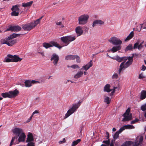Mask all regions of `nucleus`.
I'll use <instances>...</instances> for the list:
<instances>
[{
	"instance_id": "obj_1",
	"label": "nucleus",
	"mask_w": 146,
	"mask_h": 146,
	"mask_svg": "<svg viewBox=\"0 0 146 146\" xmlns=\"http://www.w3.org/2000/svg\"><path fill=\"white\" fill-rule=\"evenodd\" d=\"M12 131L15 135L12 137L9 146L18 144L20 142L25 141L26 136L24 133L23 132L22 129L15 128L12 130Z\"/></svg>"
},
{
	"instance_id": "obj_2",
	"label": "nucleus",
	"mask_w": 146,
	"mask_h": 146,
	"mask_svg": "<svg viewBox=\"0 0 146 146\" xmlns=\"http://www.w3.org/2000/svg\"><path fill=\"white\" fill-rule=\"evenodd\" d=\"M76 38L74 37L67 36L62 37L60 38L61 40L65 44L63 46L59 45V44L56 42L53 41H52L50 42V43L51 44L44 42L43 44V46L46 49L54 46L60 49L63 46H67L71 42L74 40Z\"/></svg>"
},
{
	"instance_id": "obj_3",
	"label": "nucleus",
	"mask_w": 146,
	"mask_h": 146,
	"mask_svg": "<svg viewBox=\"0 0 146 146\" xmlns=\"http://www.w3.org/2000/svg\"><path fill=\"white\" fill-rule=\"evenodd\" d=\"M112 58V59L115 60L118 62H122L119 66V73L120 75L122 70H124L125 68L128 67L125 66V62L127 60V56H123L120 57L119 56L117 55L115 56L114 58Z\"/></svg>"
},
{
	"instance_id": "obj_4",
	"label": "nucleus",
	"mask_w": 146,
	"mask_h": 146,
	"mask_svg": "<svg viewBox=\"0 0 146 146\" xmlns=\"http://www.w3.org/2000/svg\"><path fill=\"white\" fill-rule=\"evenodd\" d=\"M82 102L81 100H79L78 103L73 104L72 107L67 111V113L65 115L64 118L68 117L70 115L76 111L80 105L81 104Z\"/></svg>"
},
{
	"instance_id": "obj_5",
	"label": "nucleus",
	"mask_w": 146,
	"mask_h": 146,
	"mask_svg": "<svg viewBox=\"0 0 146 146\" xmlns=\"http://www.w3.org/2000/svg\"><path fill=\"white\" fill-rule=\"evenodd\" d=\"M7 57L5 58L4 61L5 62H17L21 61L22 59L16 55H12L10 54L7 55Z\"/></svg>"
},
{
	"instance_id": "obj_6",
	"label": "nucleus",
	"mask_w": 146,
	"mask_h": 146,
	"mask_svg": "<svg viewBox=\"0 0 146 146\" xmlns=\"http://www.w3.org/2000/svg\"><path fill=\"white\" fill-rule=\"evenodd\" d=\"M89 16L84 14L80 16L78 18V23L80 25H84L87 23L89 18Z\"/></svg>"
},
{
	"instance_id": "obj_7",
	"label": "nucleus",
	"mask_w": 146,
	"mask_h": 146,
	"mask_svg": "<svg viewBox=\"0 0 146 146\" xmlns=\"http://www.w3.org/2000/svg\"><path fill=\"white\" fill-rule=\"evenodd\" d=\"M109 42L115 45H120L122 42L119 38L115 36L112 37L108 40Z\"/></svg>"
},
{
	"instance_id": "obj_8",
	"label": "nucleus",
	"mask_w": 146,
	"mask_h": 146,
	"mask_svg": "<svg viewBox=\"0 0 146 146\" xmlns=\"http://www.w3.org/2000/svg\"><path fill=\"white\" fill-rule=\"evenodd\" d=\"M34 138L32 133H29L27 138L26 142H28L27 146H35L34 143L33 142Z\"/></svg>"
},
{
	"instance_id": "obj_9",
	"label": "nucleus",
	"mask_w": 146,
	"mask_h": 146,
	"mask_svg": "<svg viewBox=\"0 0 146 146\" xmlns=\"http://www.w3.org/2000/svg\"><path fill=\"white\" fill-rule=\"evenodd\" d=\"M144 42V41H141L140 40H137L135 42L133 46V49H135L138 48L139 50H141L142 48L143 47V44Z\"/></svg>"
},
{
	"instance_id": "obj_10",
	"label": "nucleus",
	"mask_w": 146,
	"mask_h": 146,
	"mask_svg": "<svg viewBox=\"0 0 146 146\" xmlns=\"http://www.w3.org/2000/svg\"><path fill=\"white\" fill-rule=\"evenodd\" d=\"M50 60L52 61V63L54 66H57L59 60V57L55 53H54L51 56Z\"/></svg>"
},
{
	"instance_id": "obj_11",
	"label": "nucleus",
	"mask_w": 146,
	"mask_h": 146,
	"mask_svg": "<svg viewBox=\"0 0 146 146\" xmlns=\"http://www.w3.org/2000/svg\"><path fill=\"white\" fill-rule=\"evenodd\" d=\"M21 28L18 25L11 26L7 29L6 31H12L15 32H17L21 30Z\"/></svg>"
},
{
	"instance_id": "obj_12",
	"label": "nucleus",
	"mask_w": 146,
	"mask_h": 146,
	"mask_svg": "<svg viewBox=\"0 0 146 146\" xmlns=\"http://www.w3.org/2000/svg\"><path fill=\"white\" fill-rule=\"evenodd\" d=\"M33 28L31 23L22 25L23 29L25 31H30Z\"/></svg>"
},
{
	"instance_id": "obj_13",
	"label": "nucleus",
	"mask_w": 146,
	"mask_h": 146,
	"mask_svg": "<svg viewBox=\"0 0 146 146\" xmlns=\"http://www.w3.org/2000/svg\"><path fill=\"white\" fill-rule=\"evenodd\" d=\"M9 94L11 98H14L17 96L19 94V92L18 90L15 89L13 91H9Z\"/></svg>"
},
{
	"instance_id": "obj_14",
	"label": "nucleus",
	"mask_w": 146,
	"mask_h": 146,
	"mask_svg": "<svg viewBox=\"0 0 146 146\" xmlns=\"http://www.w3.org/2000/svg\"><path fill=\"white\" fill-rule=\"evenodd\" d=\"M93 65L92 60H91L85 66H84L82 67V68L81 69V70L83 69L85 70V71H87L90 67H92Z\"/></svg>"
},
{
	"instance_id": "obj_15",
	"label": "nucleus",
	"mask_w": 146,
	"mask_h": 146,
	"mask_svg": "<svg viewBox=\"0 0 146 146\" xmlns=\"http://www.w3.org/2000/svg\"><path fill=\"white\" fill-rule=\"evenodd\" d=\"M75 30L78 36L81 35L83 32L82 27L81 26L77 27L76 28Z\"/></svg>"
},
{
	"instance_id": "obj_16",
	"label": "nucleus",
	"mask_w": 146,
	"mask_h": 146,
	"mask_svg": "<svg viewBox=\"0 0 146 146\" xmlns=\"http://www.w3.org/2000/svg\"><path fill=\"white\" fill-rule=\"evenodd\" d=\"M123 116L124 117L122 120V121H129L132 119V117L131 113L128 115H125V116Z\"/></svg>"
},
{
	"instance_id": "obj_17",
	"label": "nucleus",
	"mask_w": 146,
	"mask_h": 146,
	"mask_svg": "<svg viewBox=\"0 0 146 146\" xmlns=\"http://www.w3.org/2000/svg\"><path fill=\"white\" fill-rule=\"evenodd\" d=\"M104 22L100 20H96L94 21L93 23L92 27H94L96 24L103 25Z\"/></svg>"
},
{
	"instance_id": "obj_18",
	"label": "nucleus",
	"mask_w": 146,
	"mask_h": 146,
	"mask_svg": "<svg viewBox=\"0 0 146 146\" xmlns=\"http://www.w3.org/2000/svg\"><path fill=\"white\" fill-rule=\"evenodd\" d=\"M43 16H42L39 19L35 21L34 22H31L32 25H33V27H35L38 24L40 23V21L41 19L43 18Z\"/></svg>"
},
{
	"instance_id": "obj_19",
	"label": "nucleus",
	"mask_w": 146,
	"mask_h": 146,
	"mask_svg": "<svg viewBox=\"0 0 146 146\" xmlns=\"http://www.w3.org/2000/svg\"><path fill=\"white\" fill-rule=\"evenodd\" d=\"M128 61L125 63V66L126 67H128L133 62V59L132 61H131V56L127 57Z\"/></svg>"
},
{
	"instance_id": "obj_20",
	"label": "nucleus",
	"mask_w": 146,
	"mask_h": 146,
	"mask_svg": "<svg viewBox=\"0 0 146 146\" xmlns=\"http://www.w3.org/2000/svg\"><path fill=\"white\" fill-rule=\"evenodd\" d=\"M121 48V46H114L111 49L112 52L114 53L117 52V51L120 50Z\"/></svg>"
},
{
	"instance_id": "obj_21",
	"label": "nucleus",
	"mask_w": 146,
	"mask_h": 146,
	"mask_svg": "<svg viewBox=\"0 0 146 146\" xmlns=\"http://www.w3.org/2000/svg\"><path fill=\"white\" fill-rule=\"evenodd\" d=\"M110 86L109 84H106L104 87V91L108 92H110L112 90L111 89H110Z\"/></svg>"
},
{
	"instance_id": "obj_22",
	"label": "nucleus",
	"mask_w": 146,
	"mask_h": 146,
	"mask_svg": "<svg viewBox=\"0 0 146 146\" xmlns=\"http://www.w3.org/2000/svg\"><path fill=\"white\" fill-rule=\"evenodd\" d=\"M134 142L131 141H126L124 142L121 146H131L133 144Z\"/></svg>"
},
{
	"instance_id": "obj_23",
	"label": "nucleus",
	"mask_w": 146,
	"mask_h": 146,
	"mask_svg": "<svg viewBox=\"0 0 146 146\" xmlns=\"http://www.w3.org/2000/svg\"><path fill=\"white\" fill-rule=\"evenodd\" d=\"M146 98V91L143 90L141 93L140 99L141 100L145 99Z\"/></svg>"
},
{
	"instance_id": "obj_24",
	"label": "nucleus",
	"mask_w": 146,
	"mask_h": 146,
	"mask_svg": "<svg viewBox=\"0 0 146 146\" xmlns=\"http://www.w3.org/2000/svg\"><path fill=\"white\" fill-rule=\"evenodd\" d=\"M133 49V46L132 44H130L127 46L124 49L125 51L126 52L128 51H131Z\"/></svg>"
},
{
	"instance_id": "obj_25",
	"label": "nucleus",
	"mask_w": 146,
	"mask_h": 146,
	"mask_svg": "<svg viewBox=\"0 0 146 146\" xmlns=\"http://www.w3.org/2000/svg\"><path fill=\"white\" fill-rule=\"evenodd\" d=\"M83 72L82 71H80L78 72L77 74L74 76V78L76 79L78 78L81 77L83 75Z\"/></svg>"
},
{
	"instance_id": "obj_26",
	"label": "nucleus",
	"mask_w": 146,
	"mask_h": 146,
	"mask_svg": "<svg viewBox=\"0 0 146 146\" xmlns=\"http://www.w3.org/2000/svg\"><path fill=\"white\" fill-rule=\"evenodd\" d=\"M134 33L132 31H131L129 35L127 37V38L125 40V41H127L131 39L133 36Z\"/></svg>"
},
{
	"instance_id": "obj_27",
	"label": "nucleus",
	"mask_w": 146,
	"mask_h": 146,
	"mask_svg": "<svg viewBox=\"0 0 146 146\" xmlns=\"http://www.w3.org/2000/svg\"><path fill=\"white\" fill-rule=\"evenodd\" d=\"M33 1H30L29 2H28L26 3H23L22 6L24 7H30L33 4Z\"/></svg>"
},
{
	"instance_id": "obj_28",
	"label": "nucleus",
	"mask_w": 146,
	"mask_h": 146,
	"mask_svg": "<svg viewBox=\"0 0 146 146\" xmlns=\"http://www.w3.org/2000/svg\"><path fill=\"white\" fill-rule=\"evenodd\" d=\"M16 42L17 40H13L11 41H8L7 45L9 46H11L16 43Z\"/></svg>"
},
{
	"instance_id": "obj_29",
	"label": "nucleus",
	"mask_w": 146,
	"mask_h": 146,
	"mask_svg": "<svg viewBox=\"0 0 146 146\" xmlns=\"http://www.w3.org/2000/svg\"><path fill=\"white\" fill-rule=\"evenodd\" d=\"M75 55H69L65 57L66 60H74L75 59Z\"/></svg>"
},
{
	"instance_id": "obj_30",
	"label": "nucleus",
	"mask_w": 146,
	"mask_h": 146,
	"mask_svg": "<svg viewBox=\"0 0 146 146\" xmlns=\"http://www.w3.org/2000/svg\"><path fill=\"white\" fill-rule=\"evenodd\" d=\"M24 83L25 86L26 87H29L32 86V84L31 82V81L29 80H26Z\"/></svg>"
},
{
	"instance_id": "obj_31",
	"label": "nucleus",
	"mask_w": 146,
	"mask_h": 146,
	"mask_svg": "<svg viewBox=\"0 0 146 146\" xmlns=\"http://www.w3.org/2000/svg\"><path fill=\"white\" fill-rule=\"evenodd\" d=\"M11 10L12 11H19V5H16L13 6L12 8L11 9Z\"/></svg>"
},
{
	"instance_id": "obj_32",
	"label": "nucleus",
	"mask_w": 146,
	"mask_h": 146,
	"mask_svg": "<svg viewBox=\"0 0 146 146\" xmlns=\"http://www.w3.org/2000/svg\"><path fill=\"white\" fill-rule=\"evenodd\" d=\"M9 92H5L4 93H2L1 96L4 98H11V97L9 96Z\"/></svg>"
},
{
	"instance_id": "obj_33",
	"label": "nucleus",
	"mask_w": 146,
	"mask_h": 146,
	"mask_svg": "<svg viewBox=\"0 0 146 146\" xmlns=\"http://www.w3.org/2000/svg\"><path fill=\"white\" fill-rule=\"evenodd\" d=\"M16 37H17V36H16V33H13L9 36L7 38V39L9 40H10L12 38Z\"/></svg>"
},
{
	"instance_id": "obj_34",
	"label": "nucleus",
	"mask_w": 146,
	"mask_h": 146,
	"mask_svg": "<svg viewBox=\"0 0 146 146\" xmlns=\"http://www.w3.org/2000/svg\"><path fill=\"white\" fill-rule=\"evenodd\" d=\"M81 141L80 139H78L76 141H74L72 143V146H75L76 145Z\"/></svg>"
},
{
	"instance_id": "obj_35",
	"label": "nucleus",
	"mask_w": 146,
	"mask_h": 146,
	"mask_svg": "<svg viewBox=\"0 0 146 146\" xmlns=\"http://www.w3.org/2000/svg\"><path fill=\"white\" fill-rule=\"evenodd\" d=\"M8 39H7V38L6 39H1L0 41L1 43L2 44H5L7 45L8 42Z\"/></svg>"
},
{
	"instance_id": "obj_36",
	"label": "nucleus",
	"mask_w": 146,
	"mask_h": 146,
	"mask_svg": "<svg viewBox=\"0 0 146 146\" xmlns=\"http://www.w3.org/2000/svg\"><path fill=\"white\" fill-rule=\"evenodd\" d=\"M11 13V15L12 16H18L19 15V11H12Z\"/></svg>"
},
{
	"instance_id": "obj_37",
	"label": "nucleus",
	"mask_w": 146,
	"mask_h": 146,
	"mask_svg": "<svg viewBox=\"0 0 146 146\" xmlns=\"http://www.w3.org/2000/svg\"><path fill=\"white\" fill-rule=\"evenodd\" d=\"M120 133L117 131L113 135V139L115 140H116L119 137V134Z\"/></svg>"
},
{
	"instance_id": "obj_38",
	"label": "nucleus",
	"mask_w": 146,
	"mask_h": 146,
	"mask_svg": "<svg viewBox=\"0 0 146 146\" xmlns=\"http://www.w3.org/2000/svg\"><path fill=\"white\" fill-rule=\"evenodd\" d=\"M125 128L128 129H132L135 128L132 125H124Z\"/></svg>"
},
{
	"instance_id": "obj_39",
	"label": "nucleus",
	"mask_w": 146,
	"mask_h": 146,
	"mask_svg": "<svg viewBox=\"0 0 146 146\" xmlns=\"http://www.w3.org/2000/svg\"><path fill=\"white\" fill-rule=\"evenodd\" d=\"M130 111V109L128 108L126 111L123 114L122 116H125V115H130L129 113Z\"/></svg>"
},
{
	"instance_id": "obj_40",
	"label": "nucleus",
	"mask_w": 146,
	"mask_h": 146,
	"mask_svg": "<svg viewBox=\"0 0 146 146\" xmlns=\"http://www.w3.org/2000/svg\"><path fill=\"white\" fill-rule=\"evenodd\" d=\"M133 145L132 146H142L137 140L135 141L133 144Z\"/></svg>"
},
{
	"instance_id": "obj_41",
	"label": "nucleus",
	"mask_w": 146,
	"mask_h": 146,
	"mask_svg": "<svg viewBox=\"0 0 146 146\" xmlns=\"http://www.w3.org/2000/svg\"><path fill=\"white\" fill-rule=\"evenodd\" d=\"M75 59H76V61L78 63H79L80 62V60L79 56L78 55H75L74 56Z\"/></svg>"
},
{
	"instance_id": "obj_42",
	"label": "nucleus",
	"mask_w": 146,
	"mask_h": 146,
	"mask_svg": "<svg viewBox=\"0 0 146 146\" xmlns=\"http://www.w3.org/2000/svg\"><path fill=\"white\" fill-rule=\"evenodd\" d=\"M104 102H106L107 104H109L110 103V99L109 97H107L105 98L104 100Z\"/></svg>"
},
{
	"instance_id": "obj_43",
	"label": "nucleus",
	"mask_w": 146,
	"mask_h": 146,
	"mask_svg": "<svg viewBox=\"0 0 146 146\" xmlns=\"http://www.w3.org/2000/svg\"><path fill=\"white\" fill-rule=\"evenodd\" d=\"M141 109L143 111L146 110V103L141 106Z\"/></svg>"
},
{
	"instance_id": "obj_44",
	"label": "nucleus",
	"mask_w": 146,
	"mask_h": 146,
	"mask_svg": "<svg viewBox=\"0 0 146 146\" xmlns=\"http://www.w3.org/2000/svg\"><path fill=\"white\" fill-rule=\"evenodd\" d=\"M125 129V127H124V126L121 127L120 128V129L118 131H117L118 132H119V133H121V132Z\"/></svg>"
},
{
	"instance_id": "obj_45",
	"label": "nucleus",
	"mask_w": 146,
	"mask_h": 146,
	"mask_svg": "<svg viewBox=\"0 0 146 146\" xmlns=\"http://www.w3.org/2000/svg\"><path fill=\"white\" fill-rule=\"evenodd\" d=\"M103 143H104L106 144V145H110V140H108L106 141H103L102 142Z\"/></svg>"
},
{
	"instance_id": "obj_46",
	"label": "nucleus",
	"mask_w": 146,
	"mask_h": 146,
	"mask_svg": "<svg viewBox=\"0 0 146 146\" xmlns=\"http://www.w3.org/2000/svg\"><path fill=\"white\" fill-rule=\"evenodd\" d=\"M140 25L141 28H143V29H146V27H145L146 26V23H145L144 22L143 24H140Z\"/></svg>"
},
{
	"instance_id": "obj_47",
	"label": "nucleus",
	"mask_w": 146,
	"mask_h": 146,
	"mask_svg": "<svg viewBox=\"0 0 146 146\" xmlns=\"http://www.w3.org/2000/svg\"><path fill=\"white\" fill-rule=\"evenodd\" d=\"M56 24L57 25L61 26V28H63L64 27V25L62 24V23L61 22H56Z\"/></svg>"
},
{
	"instance_id": "obj_48",
	"label": "nucleus",
	"mask_w": 146,
	"mask_h": 146,
	"mask_svg": "<svg viewBox=\"0 0 146 146\" xmlns=\"http://www.w3.org/2000/svg\"><path fill=\"white\" fill-rule=\"evenodd\" d=\"M70 67L73 69H75L76 68H80L79 66L78 65L76 64L70 66Z\"/></svg>"
},
{
	"instance_id": "obj_49",
	"label": "nucleus",
	"mask_w": 146,
	"mask_h": 146,
	"mask_svg": "<svg viewBox=\"0 0 146 146\" xmlns=\"http://www.w3.org/2000/svg\"><path fill=\"white\" fill-rule=\"evenodd\" d=\"M139 121V119L137 118H135V119L131 121V124H134L136 122Z\"/></svg>"
},
{
	"instance_id": "obj_50",
	"label": "nucleus",
	"mask_w": 146,
	"mask_h": 146,
	"mask_svg": "<svg viewBox=\"0 0 146 146\" xmlns=\"http://www.w3.org/2000/svg\"><path fill=\"white\" fill-rule=\"evenodd\" d=\"M143 137L142 136H141L140 137L139 141L138 142L142 146L143 145L142 142L143 141Z\"/></svg>"
},
{
	"instance_id": "obj_51",
	"label": "nucleus",
	"mask_w": 146,
	"mask_h": 146,
	"mask_svg": "<svg viewBox=\"0 0 146 146\" xmlns=\"http://www.w3.org/2000/svg\"><path fill=\"white\" fill-rule=\"evenodd\" d=\"M118 77V74L117 73H114L112 76V78L116 79Z\"/></svg>"
},
{
	"instance_id": "obj_52",
	"label": "nucleus",
	"mask_w": 146,
	"mask_h": 146,
	"mask_svg": "<svg viewBox=\"0 0 146 146\" xmlns=\"http://www.w3.org/2000/svg\"><path fill=\"white\" fill-rule=\"evenodd\" d=\"M115 140L114 139H112L111 142L110 146H114V143L115 142Z\"/></svg>"
},
{
	"instance_id": "obj_53",
	"label": "nucleus",
	"mask_w": 146,
	"mask_h": 146,
	"mask_svg": "<svg viewBox=\"0 0 146 146\" xmlns=\"http://www.w3.org/2000/svg\"><path fill=\"white\" fill-rule=\"evenodd\" d=\"M144 78H145V77L143 76L142 74H139L138 77L139 79H142Z\"/></svg>"
},
{
	"instance_id": "obj_54",
	"label": "nucleus",
	"mask_w": 146,
	"mask_h": 146,
	"mask_svg": "<svg viewBox=\"0 0 146 146\" xmlns=\"http://www.w3.org/2000/svg\"><path fill=\"white\" fill-rule=\"evenodd\" d=\"M106 139L108 140H110L109 139V133L107 132L106 131Z\"/></svg>"
},
{
	"instance_id": "obj_55",
	"label": "nucleus",
	"mask_w": 146,
	"mask_h": 146,
	"mask_svg": "<svg viewBox=\"0 0 146 146\" xmlns=\"http://www.w3.org/2000/svg\"><path fill=\"white\" fill-rule=\"evenodd\" d=\"M141 29V27L140 26H139V27L138 26H137V28H136L135 29L136 31H137L138 32L140 31Z\"/></svg>"
},
{
	"instance_id": "obj_56",
	"label": "nucleus",
	"mask_w": 146,
	"mask_h": 146,
	"mask_svg": "<svg viewBox=\"0 0 146 146\" xmlns=\"http://www.w3.org/2000/svg\"><path fill=\"white\" fill-rule=\"evenodd\" d=\"M146 69V67L144 65H143L142 66V69L141 70L142 71H144Z\"/></svg>"
},
{
	"instance_id": "obj_57",
	"label": "nucleus",
	"mask_w": 146,
	"mask_h": 146,
	"mask_svg": "<svg viewBox=\"0 0 146 146\" xmlns=\"http://www.w3.org/2000/svg\"><path fill=\"white\" fill-rule=\"evenodd\" d=\"M33 116H32L31 115L29 118L28 119L27 121H26V123H28V122H29L31 121V119L33 117Z\"/></svg>"
},
{
	"instance_id": "obj_58",
	"label": "nucleus",
	"mask_w": 146,
	"mask_h": 146,
	"mask_svg": "<svg viewBox=\"0 0 146 146\" xmlns=\"http://www.w3.org/2000/svg\"><path fill=\"white\" fill-rule=\"evenodd\" d=\"M31 84H35V83H39V82H38V81H35V80H32L31 81Z\"/></svg>"
},
{
	"instance_id": "obj_59",
	"label": "nucleus",
	"mask_w": 146,
	"mask_h": 146,
	"mask_svg": "<svg viewBox=\"0 0 146 146\" xmlns=\"http://www.w3.org/2000/svg\"><path fill=\"white\" fill-rule=\"evenodd\" d=\"M115 92V90H113V91H112V92L110 93V95L111 96H112L113 95V94Z\"/></svg>"
},
{
	"instance_id": "obj_60",
	"label": "nucleus",
	"mask_w": 146,
	"mask_h": 146,
	"mask_svg": "<svg viewBox=\"0 0 146 146\" xmlns=\"http://www.w3.org/2000/svg\"><path fill=\"white\" fill-rule=\"evenodd\" d=\"M38 113V111L37 110H35V111L32 113V116H33V115L35 114V113Z\"/></svg>"
},
{
	"instance_id": "obj_61",
	"label": "nucleus",
	"mask_w": 146,
	"mask_h": 146,
	"mask_svg": "<svg viewBox=\"0 0 146 146\" xmlns=\"http://www.w3.org/2000/svg\"><path fill=\"white\" fill-rule=\"evenodd\" d=\"M83 127H84V126L83 125H82L80 127V133L81 132L82 130Z\"/></svg>"
},
{
	"instance_id": "obj_62",
	"label": "nucleus",
	"mask_w": 146,
	"mask_h": 146,
	"mask_svg": "<svg viewBox=\"0 0 146 146\" xmlns=\"http://www.w3.org/2000/svg\"><path fill=\"white\" fill-rule=\"evenodd\" d=\"M106 55H107V56L108 57H109L111 58L112 59V58H114L115 57H111V56H110L108 54V53H107V54H106Z\"/></svg>"
},
{
	"instance_id": "obj_63",
	"label": "nucleus",
	"mask_w": 146,
	"mask_h": 146,
	"mask_svg": "<svg viewBox=\"0 0 146 146\" xmlns=\"http://www.w3.org/2000/svg\"><path fill=\"white\" fill-rule=\"evenodd\" d=\"M64 143V141H60L59 142V143L60 144H61L62 143Z\"/></svg>"
},
{
	"instance_id": "obj_64",
	"label": "nucleus",
	"mask_w": 146,
	"mask_h": 146,
	"mask_svg": "<svg viewBox=\"0 0 146 146\" xmlns=\"http://www.w3.org/2000/svg\"><path fill=\"white\" fill-rule=\"evenodd\" d=\"M135 56V54H132V56H131V61H132V58H133V57Z\"/></svg>"
}]
</instances>
